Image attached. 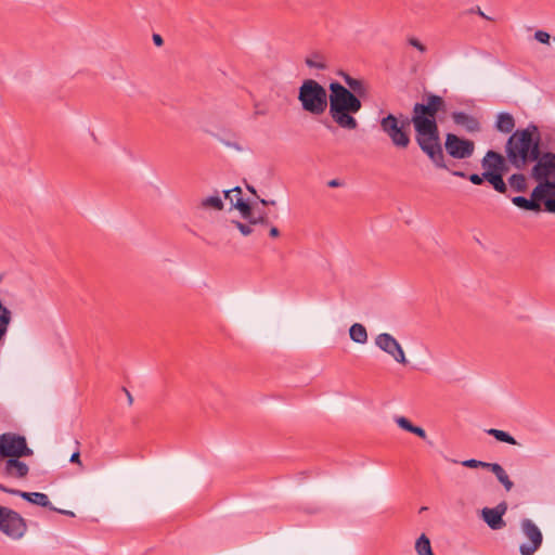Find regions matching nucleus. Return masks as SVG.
Returning a JSON list of instances; mask_svg holds the SVG:
<instances>
[{
  "instance_id": "nucleus-1",
  "label": "nucleus",
  "mask_w": 555,
  "mask_h": 555,
  "mask_svg": "<svg viewBox=\"0 0 555 555\" xmlns=\"http://www.w3.org/2000/svg\"><path fill=\"white\" fill-rule=\"evenodd\" d=\"M446 109L444 100L437 94H429L426 103H415L412 111V125L415 130V141L423 153L437 168L447 169L437 113Z\"/></svg>"
},
{
  "instance_id": "nucleus-2",
  "label": "nucleus",
  "mask_w": 555,
  "mask_h": 555,
  "mask_svg": "<svg viewBox=\"0 0 555 555\" xmlns=\"http://www.w3.org/2000/svg\"><path fill=\"white\" fill-rule=\"evenodd\" d=\"M541 133L537 125L530 122L524 129L515 130L505 143V153L511 166L521 170L533 163L541 152Z\"/></svg>"
},
{
  "instance_id": "nucleus-3",
  "label": "nucleus",
  "mask_w": 555,
  "mask_h": 555,
  "mask_svg": "<svg viewBox=\"0 0 555 555\" xmlns=\"http://www.w3.org/2000/svg\"><path fill=\"white\" fill-rule=\"evenodd\" d=\"M330 115L341 128L353 130L358 127L352 114L361 109L360 99L341 83L334 81L330 85Z\"/></svg>"
},
{
  "instance_id": "nucleus-4",
  "label": "nucleus",
  "mask_w": 555,
  "mask_h": 555,
  "mask_svg": "<svg viewBox=\"0 0 555 555\" xmlns=\"http://www.w3.org/2000/svg\"><path fill=\"white\" fill-rule=\"evenodd\" d=\"M298 100L301 103L302 109L313 115H321L327 107L325 88L312 79L302 82L299 88Z\"/></svg>"
},
{
  "instance_id": "nucleus-5",
  "label": "nucleus",
  "mask_w": 555,
  "mask_h": 555,
  "mask_svg": "<svg viewBox=\"0 0 555 555\" xmlns=\"http://www.w3.org/2000/svg\"><path fill=\"white\" fill-rule=\"evenodd\" d=\"M411 124V118L403 117L399 120L393 114H388L379 121L382 131L386 133L391 143L399 149H406L411 142L408 131Z\"/></svg>"
},
{
  "instance_id": "nucleus-6",
  "label": "nucleus",
  "mask_w": 555,
  "mask_h": 555,
  "mask_svg": "<svg viewBox=\"0 0 555 555\" xmlns=\"http://www.w3.org/2000/svg\"><path fill=\"white\" fill-rule=\"evenodd\" d=\"M33 455L34 451L28 447L25 436L11 431L0 435V463L4 459Z\"/></svg>"
},
{
  "instance_id": "nucleus-7",
  "label": "nucleus",
  "mask_w": 555,
  "mask_h": 555,
  "mask_svg": "<svg viewBox=\"0 0 555 555\" xmlns=\"http://www.w3.org/2000/svg\"><path fill=\"white\" fill-rule=\"evenodd\" d=\"M0 531L13 540H18L27 531L26 520L17 512L0 506Z\"/></svg>"
},
{
  "instance_id": "nucleus-8",
  "label": "nucleus",
  "mask_w": 555,
  "mask_h": 555,
  "mask_svg": "<svg viewBox=\"0 0 555 555\" xmlns=\"http://www.w3.org/2000/svg\"><path fill=\"white\" fill-rule=\"evenodd\" d=\"M444 147L451 157L465 159L473 155L475 144L472 140L460 138L454 133H448L446 135Z\"/></svg>"
},
{
  "instance_id": "nucleus-9",
  "label": "nucleus",
  "mask_w": 555,
  "mask_h": 555,
  "mask_svg": "<svg viewBox=\"0 0 555 555\" xmlns=\"http://www.w3.org/2000/svg\"><path fill=\"white\" fill-rule=\"evenodd\" d=\"M521 530L524 534L530 540L529 543H522L519 546L521 555H533L542 545L543 535L538 526L529 518L521 520Z\"/></svg>"
},
{
  "instance_id": "nucleus-10",
  "label": "nucleus",
  "mask_w": 555,
  "mask_h": 555,
  "mask_svg": "<svg viewBox=\"0 0 555 555\" xmlns=\"http://www.w3.org/2000/svg\"><path fill=\"white\" fill-rule=\"evenodd\" d=\"M531 177L538 184L555 175V154L551 152H540L538 158L533 162Z\"/></svg>"
},
{
  "instance_id": "nucleus-11",
  "label": "nucleus",
  "mask_w": 555,
  "mask_h": 555,
  "mask_svg": "<svg viewBox=\"0 0 555 555\" xmlns=\"http://www.w3.org/2000/svg\"><path fill=\"white\" fill-rule=\"evenodd\" d=\"M375 345L392 357L398 363L405 365L408 360L399 341L388 333L378 334L375 337Z\"/></svg>"
},
{
  "instance_id": "nucleus-12",
  "label": "nucleus",
  "mask_w": 555,
  "mask_h": 555,
  "mask_svg": "<svg viewBox=\"0 0 555 555\" xmlns=\"http://www.w3.org/2000/svg\"><path fill=\"white\" fill-rule=\"evenodd\" d=\"M534 195H539L547 212L555 214V175L540 182L534 188Z\"/></svg>"
},
{
  "instance_id": "nucleus-13",
  "label": "nucleus",
  "mask_w": 555,
  "mask_h": 555,
  "mask_svg": "<svg viewBox=\"0 0 555 555\" xmlns=\"http://www.w3.org/2000/svg\"><path fill=\"white\" fill-rule=\"evenodd\" d=\"M507 511L505 501L499 503L495 507H485L481 511V518L492 530H500L506 526L503 516Z\"/></svg>"
},
{
  "instance_id": "nucleus-14",
  "label": "nucleus",
  "mask_w": 555,
  "mask_h": 555,
  "mask_svg": "<svg viewBox=\"0 0 555 555\" xmlns=\"http://www.w3.org/2000/svg\"><path fill=\"white\" fill-rule=\"evenodd\" d=\"M22 457L4 459L2 475L13 479H24L29 474V466L21 461Z\"/></svg>"
},
{
  "instance_id": "nucleus-15",
  "label": "nucleus",
  "mask_w": 555,
  "mask_h": 555,
  "mask_svg": "<svg viewBox=\"0 0 555 555\" xmlns=\"http://www.w3.org/2000/svg\"><path fill=\"white\" fill-rule=\"evenodd\" d=\"M451 117L454 124L462 126L469 133L479 132L481 129L480 121L465 112H453Z\"/></svg>"
},
{
  "instance_id": "nucleus-16",
  "label": "nucleus",
  "mask_w": 555,
  "mask_h": 555,
  "mask_svg": "<svg viewBox=\"0 0 555 555\" xmlns=\"http://www.w3.org/2000/svg\"><path fill=\"white\" fill-rule=\"evenodd\" d=\"M512 203L524 210L529 211H541V198L539 195H534V189L531 192L530 198L518 195L511 198Z\"/></svg>"
},
{
  "instance_id": "nucleus-17",
  "label": "nucleus",
  "mask_w": 555,
  "mask_h": 555,
  "mask_svg": "<svg viewBox=\"0 0 555 555\" xmlns=\"http://www.w3.org/2000/svg\"><path fill=\"white\" fill-rule=\"evenodd\" d=\"M13 495H17V496L22 498L23 500H25L31 504H35V505L46 507L49 509L52 508V503L50 502V500L46 493L26 492V491L17 490L16 492H13Z\"/></svg>"
},
{
  "instance_id": "nucleus-18",
  "label": "nucleus",
  "mask_w": 555,
  "mask_h": 555,
  "mask_svg": "<svg viewBox=\"0 0 555 555\" xmlns=\"http://www.w3.org/2000/svg\"><path fill=\"white\" fill-rule=\"evenodd\" d=\"M501 157H502L501 153L493 151V150H489L485 154L483 158L481 159V167L483 168V171L487 175L496 173L498 165H499Z\"/></svg>"
},
{
  "instance_id": "nucleus-19",
  "label": "nucleus",
  "mask_w": 555,
  "mask_h": 555,
  "mask_svg": "<svg viewBox=\"0 0 555 555\" xmlns=\"http://www.w3.org/2000/svg\"><path fill=\"white\" fill-rule=\"evenodd\" d=\"M515 128V119L507 112L499 113L495 121V129L502 133H511Z\"/></svg>"
},
{
  "instance_id": "nucleus-20",
  "label": "nucleus",
  "mask_w": 555,
  "mask_h": 555,
  "mask_svg": "<svg viewBox=\"0 0 555 555\" xmlns=\"http://www.w3.org/2000/svg\"><path fill=\"white\" fill-rule=\"evenodd\" d=\"M488 469L495 475V477L504 486L506 491L512 490V488L514 487V483L509 479L505 469L499 463H490V466Z\"/></svg>"
},
{
  "instance_id": "nucleus-21",
  "label": "nucleus",
  "mask_w": 555,
  "mask_h": 555,
  "mask_svg": "<svg viewBox=\"0 0 555 555\" xmlns=\"http://www.w3.org/2000/svg\"><path fill=\"white\" fill-rule=\"evenodd\" d=\"M305 63L309 68L314 69H325L327 67L326 57L320 52H313L308 55Z\"/></svg>"
},
{
  "instance_id": "nucleus-22",
  "label": "nucleus",
  "mask_w": 555,
  "mask_h": 555,
  "mask_svg": "<svg viewBox=\"0 0 555 555\" xmlns=\"http://www.w3.org/2000/svg\"><path fill=\"white\" fill-rule=\"evenodd\" d=\"M349 336L357 344L363 345L367 341L366 328L360 323H354L350 326Z\"/></svg>"
},
{
  "instance_id": "nucleus-23",
  "label": "nucleus",
  "mask_w": 555,
  "mask_h": 555,
  "mask_svg": "<svg viewBox=\"0 0 555 555\" xmlns=\"http://www.w3.org/2000/svg\"><path fill=\"white\" fill-rule=\"evenodd\" d=\"M508 184L509 186L518 193L526 192L527 190V180L524 173L517 172L513 173L508 178Z\"/></svg>"
},
{
  "instance_id": "nucleus-24",
  "label": "nucleus",
  "mask_w": 555,
  "mask_h": 555,
  "mask_svg": "<svg viewBox=\"0 0 555 555\" xmlns=\"http://www.w3.org/2000/svg\"><path fill=\"white\" fill-rule=\"evenodd\" d=\"M486 181L491 184V186L501 194L507 193V185L504 181V177L500 176L499 173L494 175H487L485 176Z\"/></svg>"
},
{
  "instance_id": "nucleus-25",
  "label": "nucleus",
  "mask_w": 555,
  "mask_h": 555,
  "mask_svg": "<svg viewBox=\"0 0 555 555\" xmlns=\"http://www.w3.org/2000/svg\"><path fill=\"white\" fill-rule=\"evenodd\" d=\"M415 551L417 555H434L430 540L425 533H422L415 542Z\"/></svg>"
},
{
  "instance_id": "nucleus-26",
  "label": "nucleus",
  "mask_w": 555,
  "mask_h": 555,
  "mask_svg": "<svg viewBox=\"0 0 555 555\" xmlns=\"http://www.w3.org/2000/svg\"><path fill=\"white\" fill-rule=\"evenodd\" d=\"M486 433L489 436H492L493 438H495L500 442H505V443L513 444V446L517 444L516 439L507 431L496 429V428H490V429L486 430Z\"/></svg>"
},
{
  "instance_id": "nucleus-27",
  "label": "nucleus",
  "mask_w": 555,
  "mask_h": 555,
  "mask_svg": "<svg viewBox=\"0 0 555 555\" xmlns=\"http://www.w3.org/2000/svg\"><path fill=\"white\" fill-rule=\"evenodd\" d=\"M344 76L345 82L348 85V87L358 95H363L365 90L363 88V83L360 79L353 78L349 76L346 72H338Z\"/></svg>"
},
{
  "instance_id": "nucleus-28",
  "label": "nucleus",
  "mask_w": 555,
  "mask_h": 555,
  "mask_svg": "<svg viewBox=\"0 0 555 555\" xmlns=\"http://www.w3.org/2000/svg\"><path fill=\"white\" fill-rule=\"evenodd\" d=\"M233 207L241 212L242 217L245 220H248L253 214L250 204L247 201H245L242 196H238L235 199V203H233Z\"/></svg>"
},
{
  "instance_id": "nucleus-29",
  "label": "nucleus",
  "mask_w": 555,
  "mask_h": 555,
  "mask_svg": "<svg viewBox=\"0 0 555 555\" xmlns=\"http://www.w3.org/2000/svg\"><path fill=\"white\" fill-rule=\"evenodd\" d=\"M202 206L203 207H211L214 209L221 210L223 208V202L217 192L215 195L204 198L202 201Z\"/></svg>"
},
{
  "instance_id": "nucleus-30",
  "label": "nucleus",
  "mask_w": 555,
  "mask_h": 555,
  "mask_svg": "<svg viewBox=\"0 0 555 555\" xmlns=\"http://www.w3.org/2000/svg\"><path fill=\"white\" fill-rule=\"evenodd\" d=\"M461 464L464 467H468V468H479V467H482V468H487L488 469L489 466H490V463L482 462V461L475 460V459L465 460V461L461 462Z\"/></svg>"
},
{
  "instance_id": "nucleus-31",
  "label": "nucleus",
  "mask_w": 555,
  "mask_h": 555,
  "mask_svg": "<svg viewBox=\"0 0 555 555\" xmlns=\"http://www.w3.org/2000/svg\"><path fill=\"white\" fill-rule=\"evenodd\" d=\"M247 221L250 225L261 224V225L266 227L269 224V219L264 212H260L258 217H255L251 214V216L249 217V219Z\"/></svg>"
},
{
  "instance_id": "nucleus-32",
  "label": "nucleus",
  "mask_w": 555,
  "mask_h": 555,
  "mask_svg": "<svg viewBox=\"0 0 555 555\" xmlns=\"http://www.w3.org/2000/svg\"><path fill=\"white\" fill-rule=\"evenodd\" d=\"M395 422L401 429L409 431V433L411 431V429L413 427V424L404 416H396Z\"/></svg>"
},
{
  "instance_id": "nucleus-33",
  "label": "nucleus",
  "mask_w": 555,
  "mask_h": 555,
  "mask_svg": "<svg viewBox=\"0 0 555 555\" xmlns=\"http://www.w3.org/2000/svg\"><path fill=\"white\" fill-rule=\"evenodd\" d=\"M534 39L543 44H550V41L552 39L551 35L547 31L544 30H537L534 33Z\"/></svg>"
},
{
  "instance_id": "nucleus-34",
  "label": "nucleus",
  "mask_w": 555,
  "mask_h": 555,
  "mask_svg": "<svg viewBox=\"0 0 555 555\" xmlns=\"http://www.w3.org/2000/svg\"><path fill=\"white\" fill-rule=\"evenodd\" d=\"M487 173L483 171L482 173H470L467 176V179L475 185H481L485 181Z\"/></svg>"
},
{
  "instance_id": "nucleus-35",
  "label": "nucleus",
  "mask_w": 555,
  "mask_h": 555,
  "mask_svg": "<svg viewBox=\"0 0 555 555\" xmlns=\"http://www.w3.org/2000/svg\"><path fill=\"white\" fill-rule=\"evenodd\" d=\"M508 160H507V157H504L502 155L500 162H499V165H498V171L496 173H499L500 176L504 177L505 173L509 170L508 168Z\"/></svg>"
},
{
  "instance_id": "nucleus-36",
  "label": "nucleus",
  "mask_w": 555,
  "mask_h": 555,
  "mask_svg": "<svg viewBox=\"0 0 555 555\" xmlns=\"http://www.w3.org/2000/svg\"><path fill=\"white\" fill-rule=\"evenodd\" d=\"M233 223L235 224V227L240 230V232L244 236H247V235H249V234H251L254 232V229L251 228L250 224H245V223L240 222V221H233Z\"/></svg>"
},
{
  "instance_id": "nucleus-37",
  "label": "nucleus",
  "mask_w": 555,
  "mask_h": 555,
  "mask_svg": "<svg viewBox=\"0 0 555 555\" xmlns=\"http://www.w3.org/2000/svg\"><path fill=\"white\" fill-rule=\"evenodd\" d=\"M223 193H224V198L230 199L231 204L233 205V203H235V202L233 201L232 193H235V198H237L238 196H242V189L240 186H236L232 190L223 191Z\"/></svg>"
},
{
  "instance_id": "nucleus-38",
  "label": "nucleus",
  "mask_w": 555,
  "mask_h": 555,
  "mask_svg": "<svg viewBox=\"0 0 555 555\" xmlns=\"http://www.w3.org/2000/svg\"><path fill=\"white\" fill-rule=\"evenodd\" d=\"M408 42L410 46L414 47L420 52L426 51V47L417 38L411 37L408 39Z\"/></svg>"
},
{
  "instance_id": "nucleus-39",
  "label": "nucleus",
  "mask_w": 555,
  "mask_h": 555,
  "mask_svg": "<svg viewBox=\"0 0 555 555\" xmlns=\"http://www.w3.org/2000/svg\"><path fill=\"white\" fill-rule=\"evenodd\" d=\"M410 433L416 435L417 437H420L423 440L427 439L426 431L422 427H420V426L413 425V427H412Z\"/></svg>"
},
{
  "instance_id": "nucleus-40",
  "label": "nucleus",
  "mask_w": 555,
  "mask_h": 555,
  "mask_svg": "<svg viewBox=\"0 0 555 555\" xmlns=\"http://www.w3.org/2000/svg\"><path fill=\"white\" fill-rule=\"evenodd\" d=\"M220 141L228 147H232L238 152L243 151L242 146L236 143V142H232V141H228V140H224V139H220Z\"/></svg>"
},
{
  "instance_id": "nucleus-41",
  "label": "nucleus",
  "mask_w": 555,
  "mask_h": 555,
  "mask_svg": "<svg viewBox=\"0 0 555 555\" xmlns=\"http://www.w3.org/2000/svg\"><path fill=\"white\" fill-rule=\"evenodd\" d=\"M50 511L56 512V513L62 514V515H66L68 517H75L74 512L67 511V509H61V508H57V507H55L53 505H52V508H50Z\"/></svg>"
},
{
  "instance_id": "nucleus-42",
  "label": "nucleus",
  "mask_w": 555,
  "mask_h": 555,
  "mask_svg": "<svg viewBox=\"0 0 555 555\" xmlns=\"http://www.w3.org/2000/svg\"><path fill=\"white\" fill-rule=\"evenodd\" d=\"M152 40L156 47H162L164 44V39L159 34L154 33L152 36Z\"/></svg>"
},
{
  "instance_id": "nucleus-43",
  "label": "nucleus",
  "mask_w": 555,
  "mask_h": 555,
  "mask_svg": "<svg viewBox=\"0 0 555 555\" xmlns=\"http://www.w3.org/2000/svg\"><path fill=\"white\" fill-rule=\"evenodd\" d=\"M69 462L70 463H77V464H81L80 462V453L79 451H76L72 454L70 459H69Z\"/></svg>"
},
{
  "instance_id": "nucleus-44",
  "label": "nucleus",
  "mask_w": 555,
  "mask_h": 555,
  "mask_svg": "<svg viewBox=\"0 0 555 555\" xmlns=\"http://www.w3.org/2000/svg\"><path fill=\"white\" fill-rule=\"evenodd\" d=\"M341 184H343V183H341V181H340V180H338V179H332V180H330V181L327 182V185H328L330 188H338V186H340Z\"/></svg>"
},
{
  "instance_id": "nucleus-45",
  "label": "nucleus",
  "mask_w": 555,
  "mask_h": 555,
  "mask_svg": "<svg viewBox=\"0 0 555 555\" xmlns=\"http://www.w3.org/2000/svg\"><path fill=\"white\" fill-rule=\"evenodd\" d=\"M0 491H2V492H5V493H9V494H12V495H13V492H16V491H17V489L8 488V487H5L4 485L0 483Z\"/></svg>"
},
{
  "instance_id": "nucleus-46",
  "label": "nucleus",
  "mask_w": 555,
  "mask_h": 555,
  "mask_svg": "<svg viewBox=\"0 0 555 555\" xmlns=\"http://www.w3.org/2000/svg\"><path fill=\"white\" fill-rule=\"evenodd\" d=\"M269 235L271 237H278L280 235V230L276 227L272 225L270 228Z\"/></svg>"
},
{
  "instance_id": "nucleus-47",
  "label": "nucleus",
  "mask_w": 555,
  "mask_h": 555,
  "mask_svg": "<svg viewBox=\"0 0 555 555\" xmlns=\"http://www.w3.org/2000/svg\"><path fill=\"white\" fill-rule=\"evenodd\" d=\"M454 177L467 179V176L464 171L454 170L451 172Z\"/></svg>"
},
{
  "instance_id": "nucleus-48",
  "label": "nucleus",
  "mask_w": 555,
  "mask_h": 555,
  "mask_svg": "<svg viewBox=\"0 0 555 555\" xmlns=\"http://www.w3.org/2000/svg\"><path fill=\"white\" fill-rule=\"evenodd\" d=\"M122 390H124V392L127 396L128 403L132 404L133 403V398H132V395L130 393V391L127 388H122Z\"/></svg>"
},
{
  "instance_id": "nucleus-49",
  "label": "nucleus",
  "mask_w": 555,
  "mask_h": 555,
  "mask_svg": "<svg viewBox=\"0 0 555 555\" xmlns=\"http://www.w3.org/2000/svg\"><path fill=\"white\" fill-rule=\"evenodd\" d=\"M476 13H477L479 16H481V17H483V18H486V20H490V17H489V16H487V15L481 11V9H480L479 7L477 8Z\"/></svg>"
},
{
  "instance_id": "nucleus-50",
  "label": "nucleus",
  "mask_w": 555,
  "mask_h": 555,
  "mask_svg": "<svg viewBox=\"0 0 555 555\" xmlns=\"http://www.w3.org/2000/svg\"><path fill=\"white\" fill-rule=\"evenodd\" d=\"M260 203L262 205H264V206L266 205H275V201H267V199H263V198L260 199Z\"/></svg>"
},
{
  "instance_id": "nucleus-51",
  "label": "nucleus",
  "mask_w": 555,
  "mask_h": 555,
  "mask_svg": "<svg viewBox=\"0 0 555 555\" xmlns=\"http://www.w3.org/2000/svg\"><path fill=\"white\" fill-rule=\"evenodd\" d=\"M247 190L253 193V194H256V190L254 186H250V185H247Z\"/></svg>"
},
{
  "instance_id": "nucleus-52",
  "label": "nucleus",
  "mask_w": 555,
  "mask_h": 555,
  "mask_svg": "<svg viewBox=\"0 0 555 555\" xmlns=\"http://www.w3.org/2000/svg\"><path fill=\"white\" fill-rule=\"evenodd\" d=\"M553 41L555 42V37L553 38Z\"/></svg>"
}]
</instances>
